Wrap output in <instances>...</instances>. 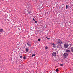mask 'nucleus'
Segmentation results:
<instances>
[{
	"label": "nucleus",
	"instance_id": "obj_7",
	"mask_svg": "<svg viewBox=\"0 0 73 73\" xmlns=\"http://www.w3.org/2000/svg\"><path fill=\"white\" fill-rule=\"evenodd\" d=\"M3 31V29H1L0 30V32H2Z\"/></svg>",
	"mask_w": 73,
	"mask_h": 73
},
{
	"label": "nucleus",
	"instance_id": "obj_16",
	"mask_svg": "<svg viewBox=\"0 0 73 73\" xmlns=\"http://www.w3.org/2000/svg\"><path fill=\"white\" fill-rule=\"evenodd\" d=\"M20 57L21 58L22 57H23V56H20Z\"/></svg>",
	"mask_w": 73,
	"mask_h": 73
},
{
	"label": "nucleus",
	"instance_id": "obj_13",
	"mask_svg": "<svg viewBox=\"0 0 73 73\" xmlns=\"http://www.w3.org/2000/svg\"><path fill=\"white\" fill-rule=\"evenodd\" d=\"M23 58L24 60H25V59H26V57H25V56H24Z\"/></svg>",
	"mask_w": 73,
	"mask_h": 73
},
{
	"label": "nucleus",
	"instance_id": "obj_8",
	"mask_svg": "<svg viewBox=\"0 0 73 73\" xmlns=\"http://www.w3.org/2000/svg\"><path fill=\"white\" fill-rule=\"evenodd\" d=\"M26 51L27 52H28V49L26 48Z\"/></svg>",
	"mask_w": 73,
	"mask_h": 73
},
{
	"label": "nucleus",
	"instance_id": "obj_10",
	"mask_svg": "<svg viewBox=\"0 0 73 73\" xmlns=\"http://www.w3.org/2000/svg\"><path fill=\"white\" fill-rule=\"evenodd\" d=\"M56 72H58L59 70H58V68H57L56 69Z\"/></svg>",
	"mask_w": 73,
	"mask_h": 73
},
{
	"label": "nucleus",
	"instance_id": "obj_15",
	"mask_svg": "<svg viewBox=\"0 0 73 73\" xmlns=\"http://www.w3.org/2000/svg\"><path fill=\"white\" fill-rule=\"evenodd\" d=\"M33 56H35V54H33L32 55V57H33Z\"/></svg>",
	"mask_w": 73,
	"mask_h": 73
},
{
	"label": "nucleus",
	"instance_id": "obj_3",
	"mask_svg": "<svg viewBox=\"0 0 73 73\" xmlns=\"http://www.w3.org/2000/svg\"><path fill=\"white\" fill-rule=\"evenodd\" d=\"M62 42L61 41L59 40L58 41L57 44H58V45H61Z\"/></svg>",
	"mask_w": 73,
	"mask_h": 73
},
{
	"label": "nucleus",
	"instance_id": "obj_11",
	"mask_svg": "<svg viewBox=\"0 0 73 73\" xmlns=\"http://www.w3.org/2000/svg\"><path fill=\"white\" fill-rule=\"evenodd\" d=\"M38 41H41V39H38Z\"/></svg>",
	"mask_w": 73,
	"mask_h": 73
},
{
	"label": "nucleus",
	"instance_id": "obj_21",
	"mask_svg": "<svg viewBox=\"0 0 73 73\" xmlns=\"http://www.w3.org/2000/svg\"><path fill=\"white\" fill-rule=\"evenodd\" d=\"M52 45H55L54 44V43H53L52 44Z\"/></svg>",
	"mask_w": 73,
	"mask_h": 73
},
{
	"label": "nucleus",
	"instance_id": "obj_22",
	"mask_svg": "<svg viewBox=\"0 0 73 73\" xmlns=\"http://www.w3.org/2000/svg\"><path fill=\"white\" fill-rule=\"evenodd\" d=\"M28 13H29V14L30 13V12H28Z\"/></svg>",
	"mask_w": 73,
	"mask_h": 73
},
{
	"label": "nucleus",
	"instance_id": "obj_20",
	"mask_svg": "<svg viewBox=\"0 0 73 73\" xmlns=\"http://www.w3.org/2000/svg\"><path fill=\"white\" fill-rule=\"evenodd\" d=\"M33 20H34V21H35V19L34 18H33Z\"/></svg>",
	"mask_w": 73,
	"mask_h": 73
},
{
	"label": "nucleus",
	"instance_id": "obj_14",
	"mask_svg": "<svg viewBox=\"0 0 73 73\" xmlns=\"http://www.w3.org/2000/svg\"><path fill=\"white\" fill-rule=\"evenodd\" d=\"M45 49H48V47H45Z\"/></svg>",
	"mask_w": 73,
	"mask_h": 73
},
{
	"label": "nucleus",
	"instance_id": "obj_2",
	"mask_svg": "<svg viewBox=\"0 0 73 73\" xmlns=\"http://www.w3.org/2000/svg\"><path fill=\"white\" fill-rule=\"evenodd\" d=\"M64 46L65 48H67L69 46V44H65L64 45Z\"/></svg>",
	"mask_w": 73,
	"mask_h": 73
},
{
	"label": "nucleus",
	"instance_id": "obj_6",
	"mask_svg": "<svg viewBox=\"0 0 73 73\" xmlns=\"http://www.w3.org/2000/svg\"><path fill=\"white\" fill-rule=\"evenodd\" d=\"M66 52L67 53H69V52H70V50H67L66 51Z\"/></svg>",
	"mask_w": 73,
	"mask_h": 73
},
{
	"label": "nucleus",
	"instance_id": "obj_12",
	"mask_svg": "<svg viewBox=\"0 0 73 73\" xmlns=\"http://www.w3.org/2000/svg\"><path fill=\"white\" fill-rule=\"evenodd\" d=\"M68 5H67L66 6V9H68Z\"/></svg>",
	"mask_w": 73,
	"mask_h": 73
},
{
	"label": "nucleus",
	"instance_id": "obj_5",
	"mask_svg": "<svg viewBox=\"0 0 73 73\" xmlns=\"http://www.w3.org/2000/svg\"><path fill=\"white\" fill-rule=\"evenodd\" d=\"M53 47H54V48H56L57 47V45H56V44H54V45L53 46Z\"/></svg>",
	"mask_w": 73,
	"mask_h": 73
},
{
	"label": "nucleus",
	"instance_id": "obj_1",
	"mask_svg": "<svg viewBox=\"0 0 73 73\" xmlns=\"http://www.w3.org/2000/svg\"><path fill=\"white\" fill-rule=\"evenodd\" d=\"M64 57L65 58H66L68 57V54L67 53H64Z\"/></svg>",
	"mask_w": 73,
	"mask_h": 73
},
{
	"label": "nucleus",
	"instance_id": "obj_17",
	"mask_svg": "<svg viewBox=\"0 0 73 73\" xmlns=\"http://www.w3.org/2000/svg\"><path fill=\"white\" fill-rule=\"evenodd\" d=\"M60 66H63V64H60Z\"/></svg>",
	"mask_w": 73,
	"mask_h": 73
},
{
	"label": "nucleus",
	"instance_id": "obj_4",
	"mask_svg": "<svg viewBox=\"0 0 73 73\" xmlns=\"http://www.w3.org/2000/svg\"><path fill=\"white\" fill-rule=\"evenodd\" d=\"M56 53L55 52H53L52 53V55L53 56H56Z\"/></svg>",
	"mask_w": 73,
	"mask_h": 73
},
{
	"label": "nucleus",
	"instance_id": "obj_9",
	"mask_svg": "<svg viewBox=\"0 0 73 73\" xmlns=\"http://www.w3.org/2000/svg\"><path fill=\"white\" fill-rule=\"evenodd\" d=\"M27 45H28V46H31V44H29L28 43H27Z\"/></svg>",
	"mask_w": 73,
	"mask_h": 73
},
{
	"label": "nucleus",
	"instance_id": "obj_19",
	"mask_svg": "<svg viewBox=\"0 0 73 73\" xmlns=\"http://www.w3.org/2000/svg\"><path fill=\"white\" fill-rule=\"evenodd\" d=\"M46 38L48 40H49V39H50V38H48L47 37H46Z\"/></svg>",
	"mask_w": 73,
	"mask_h": 73
},
{
	"label": "nucleus",
	"instance_id": "obj_18",
	"mask_svg": "<svg viewBox=\"0 0 73 73\" xmlns=\"http://www.w3.org/2000/svg\"><path fill=\"white\" fill-rule=\"evenodd\" d=\"M35 23H37V21L35 20Z\"/></svg>",
	"mask_w": 73,
	"mask_h": 73
}]
</instances>
